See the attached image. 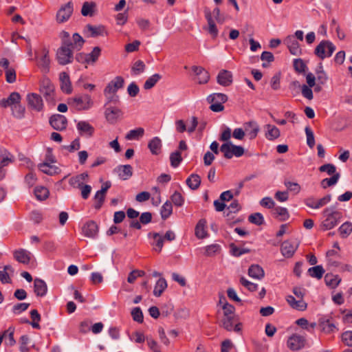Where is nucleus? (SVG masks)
Wrapping results in <instances>:
<instances>
[{"label": "nucleus", "instance_id": "7ed1b4c3", "mask_svg": "<svg viewBox=\"0 0 352 352\" xmlns=\"http://www.w3.org/2000/svg\"><path fill=\"white\" fill-rule=\"evenodd\" d=\"M220 151L226 159H231L233 156L239 157L245 153L243 146L232 144L231 142L223 143L220 147Z\"/></svg>", "mask_w": 352, "mask_h": 352}, {"label": "nucleus", "instance_id": "4be33fe9", "mask_svg": "<svg viewBox=\"0 0 352 352\" xmlns=\"http://www.w3.org/2000/svg\"><path fill=\"white\" fill-rule=\"evenodd\" d=\"M72 105L78 111L86 109L88 107V96L87 95L76 96L73 98Z\"/></svg>", "mask_w": 352, "mask_h": 352}, {"label": "nucleus", "instance_id": "6ab92c4d", "mask_svg": "<svg viewBox=\"0 0 352 352\" xmlns=\"http://www.w3.org/2000/svg\"><path fill=\"white\" fill-rule=\"evenodd\" d=\"M59 79L60 89L63 92L67 94L72 93V87L68 74L65 72H61L59 75Z\"/></svg>", "mask_w": 352, "mask_h": 352}, {"label": "nucleus", "instance_id": "c756f323", "mask_svg": "<svg viewBox=\"0 0 352 352\" xmlns=\"http://www.w3.org/2000/svg\"><path fill=\"white\" fill-rule=\"evenodd\" d=\"M148 147L153 155H157L162 148L161 140L158 137L153 138L149 141Z\"/></svg>", "mask_w": 352, "mask_h": 352}, {"label": "nucleus", "instance_id": "5701e85b", "mask_svg": "<svg viewBox=\"0 0 352 352\" xmlns=\"http://www.w3.org/2000/svg\"><path fill=\"white\" fill-rule=\"evenodd\" d=\"M14 258L19 263L28 264L31 259V253L26 250L19 249L14 252Z\"/></svg>", "mask_w": 352, "mask_h": 352}, {"label": "nucleus", "instance_id": "f8f14e48", "mask_svg": "<svg viewBox=\"0 0 352 352\" xmlns=\"http://www.w3.org/2000/svg\"><path fill=\"white\" fill-rule=\"evenodd\" d=\"M69 45H62L56 52V58L59 64L65 65L72 62L73 58L72 52Z\"/></svg>", "mask_w": 352, "mask_h": 352}, {"label": "nucleus", "instance_id": "c85d7f7f", "mask_svg": "<svg viewBox=\"0 0 352 352\" xmlns=\"http://www.w3.org/2000/svg\"><path fill=\"white\" fill-rule=\"evenodd\" d=\"M204 13L208 23V32L212 36H216L217 34V28L212 19V13L208 8H205Z\"/></svg>", "mask_w": 352, "mask_h": 352}, {"label": "nucleus", "instance_id": "69168bd1", "mask_svg": "<svg viewBox=\"0 0 352 352\" xmlns=\"http://www.w3.org/2000/svg\"><path fill=\"white\" fill-rule=\"evenodd\" d=\"M101 49L96 46L91 53H89V64H94L100 55Z\"/></svg>", "mask_w": 352, "mask_h": 352}, {"label": "nucleus", "instance_id": "2eb2a0df", "mask_svg": "<svg viewBox=\"0 0 352 352\" xmlns=\"http://www.w3.org/2000/svg\"><path fill=\"white\" fill-rule=\"evenodd\" d=\"M50 124L56 131H63L67 128V120L60 114L52 115L50 118Z\"/></svg>", "mask_w": 352, "mask_h": 352}, {"label": "nucleus", "instance_id": "ea45409f", "mask_svg": "<svg viewBox=\"0 0 352 352\" xmlns=\"http://www.w3.org/2000/svg\"><path fill=\"white\" fill-rule=\"evenodd\" d=\"M0 157L1 160L0 162V170L6 166H8L9 163L12 162V155L6 149H3L0 152Z\"/></svg>", "mask_w": 352, "mask_h": 352}, {"label": "nucleus", "instance_id": "09e8293b", "mask_svg": "<svg viewBox=\"0 0 352 352\" xmlns=\"http://www.w3.org/2000/svg\"><path fill=\"white\" fill-rule=\"evenodd\" d=\"M182 160V154L179 151H175L170 155V165L174 168L177 167Z\"/></svg>", "mask_w": 352, "mask_h": 352}, {"label": "nucleus", "instance_id": "338daca9", "mask_svg": "<svg viewBox=\"0 0 352 352\" xmlns=\"http://www.w3.org/2000/svg\"><path fill=\"white\" fill-rule=\"evenodd\" d=\"M285 186L287 188V190L298 194L301 190L300 186L296 182H285Z\"/></svg>", "mask_w": 352, "mask_h": 352}, {"label": "nucleus", "instance_id": "393cba45", "mask_svg": "<svg viewBox=\"0 0 352 352\" xmlns=\"http://www.w3.org/2000/svg\"><path fill=\"white\" fill-rule=\"evenodd\" d=\"M47 291L45 282L40 278H35L34 281V292L37 296H44Z\"/></svg>", "mask_w": 352, "mask_h": 352}, {"label": "nucleus", "instance_id": "864d4df0", "mask_svg": "<svg viewBox=\"0 0 352 352\" xmlns=\"http://www.w3.org/2000/svg\"><path fill=\"white\" fill-rule=\"evenodd\" d=\"M145 67L146 66L144 62L139 60L133 63L131 71L134 75H138L144 71Z\"/></svg>", "mask_w": 352, "mask_h": 352}, {"label": "nucleus", "instance_id": "a878e982", "mask_svg": "<svg viewBox=\"0 0 352 352\" xmlns=\"http://www.w3.org/2000/svg\"><path fill=\"white\" fill-rule=\"evenodd\" d=\"M14 272V270L11 265H5L3 270L0 271V281L3 284L11 283L12 279L10 276V274H13Z\"/></svg>", "mask_w": 352, "mask_h": 352}, {"label": "nucleus", "instance_id": "0eeeda50", "mask_svg": "<svg viewBox=\"0 0 352 352\" xmlns=\"http://www.w3.org/2000/svg\"><path fill=\"white\" fill-rule=\"evenodd\" d=\"M74 11V3L72 1L63 4L58 10L56 16L57 23H63L67 21Z\"/></svg>", "mask_w": 352, "mask_h": 352}, {"label": "nucleus", "instance_id": "6e6d98bb", "mask_svg": "<svg viewBox=\"0 0 352 352\" xmlns=\"http://www.w3.org/2000/svg\"><path fill=\"white\" fill-rule=\"evenodd\" d=\"M305 131L307 135V144L311 148H312L315 145L314 133L309 126H306Z\"/></svg>", "mask_w": 352, "mask_h": 352}, {"label": "nucleus", "instance_id": "a19ab883", "mask_svg": "<svg viewBox=\"0 0 352 352\" xmlns=\"http://www.w3.org/2000/svg\"><path fill=\"white\" fill-rule=\"evenodd\" d=\"M34 195L38 200H45L50 195L49 190L43 186H37L34 189Z\"/></svg>", "mask_w": 352, "mask_h": 352}, {"label": "nucleus", "instance_id": "13d9d810", "mask_svg": "<svg viewBox=\"0 0 352 352\" xmlns=\"http://www.w3.org/2000/svg\"><path fill=\"white\" fill-rule=\"evenodd\" d=\"M316 79L320 85H324L326 83L327 80V76L326 73L322 70V67L319 66L318 69L316 71Z\"/></svg>", "mask_w": 352, "mask_h": 352}, {"label": "nucleus", "instance_id": "1a4fd4ad", "mask_svg": "<svg viewBox=\"0 0 352 352\" xmlns=\"http://www.w3.org/2000/svg\"><path fill=\"white\" fill-rule=\"evenodd\" d=\"M40 92L48 102L54 100V86L47 78H43L41 82Z\"/></svg>", "mask_w": 352, "mask_h": 352}, {"label": "nucleus", "instance_id": "de8ad7c7", "mask_svg": "<svg viewBox=\"0 0 352 352\" xmlns=\"http://www.w3.org/2000/svg\"><path fill=\"white\" fill-rule=\"evenodd\" d=\"M30 317L32 319V322H30L32 327L34 329H40L41 326L39 324V322L41 321V318L38 311L36 309H32L30 311Z\"/></svg>", "mask_w": 352, "mask_h": 352}, {"label": "nucleus", "instance_id": "20e7f679", "mask_svg": "<svg viewBox=\"0 0 352 352\" xmlns=\"http://www.w3.org/2000/svg\"><path fill=\"white\" fill-rule=\"evenodd\" d=\"M208 101L211 104L210 109L214 112H220L224 109L222 104L228 100V96L224 94L216 93L210 95Z\"/></svg>", "mask_w": 352, "mask_h": 352}, {"label": "nucleus", "instance_id": "f03ea898", "mask_svg": "<svg viewBox=\"0 0 352 352\" xmlns=\"http://www.w3.org/2000/svg\"><path fill=\"white\" fill-rule=\"evenodd\" d=\"M69 185L74 188L81 190V195L83 199L88 198V173L84 172L72 177L69 179Z\"/></svg>", "mask_w": 352, "mask_h": 352}, {"label": "nucleus", "instance_id": "680f3d73", "mask_svg": "<svg viewBox=\"0 0 352 352\" xmlns=\"http://www.w3.org/2000/svg\"><path fill=\"white\" fill-rule=\"evenodd\" d=\"M240 283L243 287H246L250 292H254L258 288V285L248 280L244 277H241L240 278Z\"/></svg>", "mask_w": 352, "mask_h": 352}, {"label": "nucleus", "instance_id": "412c9836", "mask_svg": "<svg viewBox=\"0 0 352 352\" xmlns=\"http://www.w3.org/2000/svg\"><path fill=\"white\" fill-rule=\"evenodd\" d=\"M333 45H317L315 50V54L321 59L329 57L335 51Z\"/></svg>", "mask_w": 352, "mask_h": 352}, {"label": "nucleus", "instance_id": "5fc2aeb1", "mask_svg": "<svg viewBox=\"0 0 352 352\" xmlns=\"http://www.w3.org/2000/svg\"><path fill=\"white\" fill-rule=\"evenodd\" d=\"M153 238L155 240V245L157 247L155 248V250L160 252L164 245V238L157 232L153 234Z\"/></svg>", "mask_w": 352, "mask_h": 352}, {"label": "nucleus", "instance_id": "c03bdc74", "mask_svg": "<svg viewBox=\"0 0 352 352\" xmlns=\"http://www.w3.org/2000/svg\"><path fill=\"white\" fill-rule=\"evenodd\" d=\"M162 78V76L159 74H155L149 77L144 84V88L146 90L153 88L155 84Z\"/></svg>", "mask_w": 352, "mask_h": 352}, {"label": "nucleus", "instance_id": "ddd939ff", "mask_svg": "<svg viewBox=\"0 0 352 352\" xmlns=\"http://www.w3.org/2000/svg\"><path fill=\"white\" fill-rule=\"evenodd\" d=\"M111 186V182L110 181H107L102 184L101 189L96 192L94 196V199L96 201L94 208L96 209L99 210L101 208L104 203L106 193Z\"/></svg>", "mask_w": 352, "mask_h": 352}, {"label": "nucleus", "instance_id": "774afa93", "mask_svg": "<svg viewBox=\"0 0 352 352\" xmlns=\"http://www.w3.org/2000/svg\"><path fill=\"white\" fill-rule=\"evenodd\" d=\"M320 172H327L329 175L336 173V168L332 164H325L319 168Z\"/></svg>", "mask_w": 352, "mask_h": 352}, {"label": "nucleus", "instance_id": "aec40b11", "mask_svg": "<svg viewBox=\"0 0 352 352\" xmlns=\"http://www.w3.org/2000/svg\"><path fill=\"white\" fill-rule=\"evenodd\" d=\"M192 70L197 77V80L198 83L205 84L208 82L210 78V75L202 67L192 66Z\"/></svg>", "mask_w": 352, "mask_h": 352}, {"label": "nucleus", "instance_id": "e2e57ef3", "mask_svg": "<svg viewBox=\"0 0 352 352\" xmlns=\"http://www.w3.org/2000/svg\"><path fill=\"white\" fill-rule=\"evenodd\" d=\"M296 324L300 326L301 328L307 330H309V327L314 329L316 325V323H311L309 324L308 320L305 318L298 319L296 321Z\"/></svg>", "mask_w": 352, "mask_h": 352}, {"label": "nucleus", "instance_id": "473e14b6", "mask_svg": "<svg viewBox=\"0 0 352 352\" xmlns=\"http://www.w3.org/2000/svg\"><path fill=\"white\" fill-rule=\"evenodd\" d=\"M206 223V221L205 219H200L199 222L197 223L195 234V236L199 239H204L207 236L208 234L207 232L205 230V225Z\"/></svg>", "mask_w": 352, "mask_h": 352}, {"label": "nucleus", "instance_id": "39448f33", "mask_svg": "<svg viewBox=\"0 0 352 352\" xmlns=\"http://www.w3.org/2000/svg\"><path fill=\"white\" fill-rule=\"evenodd\" d=\"M49 50L45 47L35 51V58L36 59L37 65L43 72H47L50 67V58L48 56Z\"/></svg>", "mask_w": 352, "mask_h": 352}, {"label": "nucleus", "instance_id": "b1692460", "mask_svg": "<svg viewBox=\"0 0 352 352\" xmlns=\"http://www.w3.org/2000/svg\"><path fill=\"white\" fill-rule=\"evenodd\" d=\"M21 101V96L17 92H12L10 94L8 98H3L0 101V106L3 108H6L9 106L14 105L15 104L19 103Z\"/></svg>", "mask_w": 352, "mask_h": 352}, {"label": "nucleus", "instance_id": "bb28decb", "mask_svg": "<svg viewBox=\"0 0 352 352\" xmlns=\"http://www.w3.org/2000/svg\"><path fill=\"white\" fill-rule=\"evenodd\" d=\"M265 129V138L269 140H274L278 138L280 135V130L274 125L266 124Z\"/></svg>", "mask_w": 352, "mask_h": 352}, {"label": "nucleus", "instance_id": "0e129e2a", "mask_svg": "<svg viewBox=\"0 0 352 352\" xmlns=\"http://www.w3.org/2000/svg\"><path fill=\"white\" fill-rule=\"evenodd\" d=\"M30 303L27 302H21L17 303L12 307V311L15 314H19L25 310L28 309V308L30 307Z\"/></svg>", "mask_w": 352, "mask_h": 352}, {"label": "nucleus", "instance_id": "f3484780", "mask_svg": "<svg viewBox=\"0 0 352 352\" xmlns=\"http://www.w3.org/2000/svg\"><path fill=\"white\" fill-rule=\"evenodd\" d=\"M245 135L250 140H254L256 138L259 132V126L254 121H250L243 124Z\"/></svg>", "mask_w": 352, "mask_h": 352}, {"label": "nucleus", "instance_id": "052dcab7", "mask_svg": "<svg viewBox=\"0 0 352 352\" xmlns=\"http://www.w3.org/2000/svg\"><path fill=\"white\" fill-rule=\"evenodd\" d=\"M30 342V337L27 335H23L20 338V351L29 352L28 344Z\"/></svg>", "mask_w": 352, "mask_h": 352}, {"label": "nucleus", "instance_id": "dca6fc26", "mask_svg": "<svg viewBox=\"0 0 352 352\" xmlns=\"http://www.w3.org/2000/svg\"><path fill=\"white\" fill-rule=\"evenodd\" d=\"M124 80L122 76H116L113 80L110 81L104 89V94H116L119 89L123 87Z\"/></svg>", "mask_w": 352, "mask_h": 352}, {"label": "nucleus", "instance_id": "4468645a", "mask_svg": "<svg viewBox=\"0 0 352 352\" xmlns=\"http://www.w3.org/2000/svg\"><path fill=\"white\" fill-rule=\"evenodd\" d=\"M28 105L32 110L41 111L43 107V102L41 96L35 93H30L27 95Z\"/></svg>", "mask_w": 352, "mask_h": 352}, {"label": "nucleus", "instance_id": "f704fd0d", "mask_svg": "<svg viewBox=\"0 0 352 352\" xmlns=\"http://www.w3.org/2000/svg\"><path fill=\"white\" fill-rule=\"evenodd\" d=\"M324 281L327 285L331 288H336L340 283L341 278L338 275L328 273L324 276Z\"/></svg>", "mask_w": 352, "mask_h": 352}, {"label": "nucleus", "instance_id": "cd10ccee", "mask_svg": "<svg viewBox=\"0 0 352 352\" xmlns=\"http://www.w3.org/2000/svg\"><path fill=\"white\" fill-rule=\"evenodd\" d=\"M116 170L119 177L124 180L128 179L133 175V168L129 164L119 166Z\"/></svg>", "mask_w": 352, "mask_h": 352}, {"label": "nucleus", "instance_id": "7c9ffc66", "mask_svg": "<svg viewBox=\"0 0 352 352\" xmlns=\"http://www.w3.org/2000/svg\"><path fill=\"white\" fill-rule=\"evenodd\" d=\"M248 274L252 278L260 280L264 277L265 273L263 268L258 265H252L248 270Z\"/></svg>", "mask_w": 352, "mask_h": 352}, {"label": "nucleus", "instance_id": "9d476101", "mask_svg": "<svg viewBox=\"0 0 352 352\" xmlns=\"http://www.w3.org/2000/svg\"><path fill=\"white\" fill-rule=\"evenodd\" d=\"M307 343L306 338L300 335L294 333L287 340V347L292 351H299L303 349Z\"/></svg>", "mask_w": 352, "mask_h": 352}, {"label": "nucleus", "instance_id": "e433bc0d", "mask_svg": "<svg viewBox=\"0 0 352 352\" xmlns=\"http://www.w3.org/2000/svg\"><path fill=\"white\" fill-rule=\"evenodd\" d=\"M38 168L43 173L52 175L58 173V168L55 166L50 164V162H43L40 164Z\"/></svg>", "mask_w": 352, "mask_h": 352}, {"label": "nucleus", "instance_id": "2f4dec72", "mask_svg": "<svg viewBox=\"0 0 352 352\" xmlns=\"http://www.w3.org/2000/svg\"><path fill=\"white\" fill-rule=\"evenodd\" d=\"M14 331L15 328L12 326L3 331V334L5 335V344L6 346H12L16 344V340L14 338Z\"/></svg>", "mask_w": 352, "mask_h": 352}, {"label": "nucleus", "instance_id": "bf43d9fd", "mask_svg": "<svg viewBox=\"0 0 352 352\" xmlns=\"http://www.w3.org/2000/svg\"><path fill=\"white\" fill-rule=\"evenodd\" d=\"M172 202L176 206H182L184 204V199L182 194L175 191L170 197Z\"/></svg>", "mask_w": 352, "mask_h": 352}, {"label": "nucleus", "instance_id": "58836bf2", "mask_svg": "<svg viewBox=\"0 0 352 352\" xmlns=\"http://www.w3.org/2000/svg\"><path fill=\"white\" fill-rule=\"evenodd\" d=\"M166 287L167 283L166 280L163 278H160L155 285V288L153 290L154 296L157 297L160 296Z\"/></svg>", "mask_w": 352, "mask_h": 352}, {"label": "nucleus", "instance_id": "423d86ee", "mask_svg": "<svg viewBox=\"0 0 352 352\" xmlns=\"http://www.w3.org/2000/svg\"><path fill=\"white\" fill-rule=\"evenodd\" d=\"M104 113L107 121L111 124H116L123 117V111L116 106L109 105L105 107Z\"/></svg>", "mask_w": 352, "mask_h": 352}, {"label": "nucleus", "instance_id": "c9c22d12", "mask_svg": "<svg viewBox=\"0 0 352 352\" xmlns=\"http://www.w3.org/2000/svg\"><path fill=\"white\" fill-rule=\"evenodd\" d=\"M273 214L276 218H279L280 221H286L289 217L287 209L280 206L274 208Z\"/></svg>", "mask_w": 352, "mask_h": 352}, {"label": "nucleus", "instance_id": "9b49d317", "mask_svg": "<svg viewBox=\"0 0 352 352\" xmlns=\"http://www.w3.org/2000/svg\"><path fill=\"white\" fill-rule=\"evenodd\" d=\"M299 242L296 239L285 241L280 245L281 254L286 258H291L297 250Z\"/></svg>", "mask_w": 352, "mask_h": 352}, {"label": "nucleus", "instance_id": "8fccbe9b", "mask_svg": "<svg viewBox=\"0 0 352 352\" xmlns=\"http://www.w3.org/2000/svg\"><path fill=\"white\" fill-rule=\"evenodd\" d=\"M173 212V206L172 204L166 201L162 206L161 208V216L163 219H166L168 217H170V215L172 214Z\"/></svg>", "mask_w": 352, "mask_h": 352}, {"label": "nucleus", "instance_id": "a18cd8bd", "mask_svg": "<svg viewBox=\"0 0 352 352\" xmlns=\"http://www.w3.org/2000/svg\"><path fill=\"white\" fill-rule=\"evenodd\" d=\"M144 133L143 128H138L136 129L131 130L125 136V138L128 140H136L142 137Z\"/></svg>", "mask_w": 352, "mask_h": 352}, {"label": "nucleus", "instance_id": "603ef678", "mask_svg": "<svg viewBox=\"0 0 352 352\" xmlns=\"http://www.w3.org/2000/svg\"><path fill=\"white\" fill-rule=\"evenodd\" d=\"M250 223L256 226H261L264 223V218L260 212H255L250 214L248 217Z\"/></svg>", "mask_w": 352, "mask_h": 352}, {"label": "nucleus", "instance_id": "6e6552de", "mask_svg": "<svg viewBox=\"0 0 352 352\" xmlns=\"http://www.w3.org/2000/svg\"><path fill=\"white\" fill-rule=\"evenodd\" d=\"M221 322V326L228 331L240 332L241 330L242 324L238 321L236 315L223 316Z\"/></svg>", "mask_w": 352, "mask_h": 352}, {"label": "nucleus", "instance_id": "3c124183", "mask_svg": "<svg viewBox=\"0 0 352 352\" xmlns=\"http://www.w3.org/2000/svg\"><path fill=\"white\" fill-rule=\"evenodd\" d=\"M25 107L19 103L15 104L12 107V116L18 119H21L24 117Z\"/></svg>", "mask_w": 352, "mask_h": 352}, {"label": "nucleus", "instance_id": "a211bd4d", "mask_svg": "<svg viewBox=\"0 0 352 352\" xmlns=\"http://www.w3.org/2000/svg\"><path fill=\"white\" fill-rule=\"evenodd\" d=\"M217 80L220 85L230 86L232 83V74L226 69H221L217 75Z\"/></svg>", "mask_w": 352, "mask_h": 352}, {"label": "nucleus", "instance_id": "79ce46f5", "mask_svg": "<svg viewBox=\"0 0 352 352\" xmlns=\"http://www.w3.org/2000/svg\"><path fill=\"white\" fill-rule=\"evenodd\" d=\"M308 273L311 277L316 278L317 279H320L324 273V270L323 269L322 265H316L310 267L308 270Z\"/></svg>", "mask_w": 352, "mask_h": 352}, {"label": "nucleus", "instance_id": "72a5a7b5", "mask_svg": "<svg viewBox=\"0 0 352 352\" xmlns=\"http://www.w3.org/2000/svg\"><path fill=\"white\" fill-rule=\"evenodd\" d=\"M338 232L342 239L347 238L352 232V223L346 221L342 223L338 228Z\"/></svg>", "mask_w": 352, "mask_h": 352}, {"label": "nucleus", "instance_id": "4d7b16f0", "mask_svg": "<svg viewBox=\"0 0 352 352\" xmlns=\"http://www.w3.org/2000/svg\"><path fill=\"white\" fill-rule=\"evenodd\" d=\"M131 316L133 320L142 323L143 322L144 316L142 311L140 307H135L131 311Z\"/></svg>", "mask_w": 352, "mask_h": 352}, {"label": "nucleus", "instance_id": "37998d69", "mask_svg": "<svg viewBox=\"0 0 352 352\" xmlns=\"http://www.w3.org/2000/svg\"><path fill=\"white\" fill-rule=\"evenodd\" d=\"M107 32L103 25L91 26L89 25V36L97 37L99 36H105Z\"/></svg>", "mask_w": 352, "mask_h": 352}, {"label": "nucleus", "instance_id": "f257e3e1", "mask_svg": "<svg viewBox=\"0 0 352 352\" xmlns=\"http://www.w3.org/2000/svg\"><path fill=\"white\" fill-rule=\"evenodd\" d=\"M322 215L324 219L322 221L320 228L323 231L335 228L343 217L342 212L334 207L326 208L322 211Z\"/></svg>", "mask_w": 352, "mask_h": 352}, {"label": "nucleus", "instance_id": "4c0bfd02", "mask_svg": "<svg viewBox=\"0 0 352 352\" xmlns=\"http://www.w3.org/2000/svg\"><path fill=\"white\" fill-rule=\"evenodd\" d=\"M201 184V178L197 174H192L187 179L186 184L192 190L197 189Z\"/></svg>", "mask_w": 352, "mask_h": 352}, {"label": "nucleus", "instance_id": "49530a36", "mask_svg": "<svg viewBox=\"0 0 352 352\" xmlns=\"http://www.w3.org/2000/svg\"><path fill=\"white\" fill-rule=\"evenodd\" d=\"M340 178V173H337L333 174V176L330 178H325L321 181V186L323 188H327L329 186L335 185Z\"/></svg>", "mask_w": 352, "mask_h": 352}]
</instances>
